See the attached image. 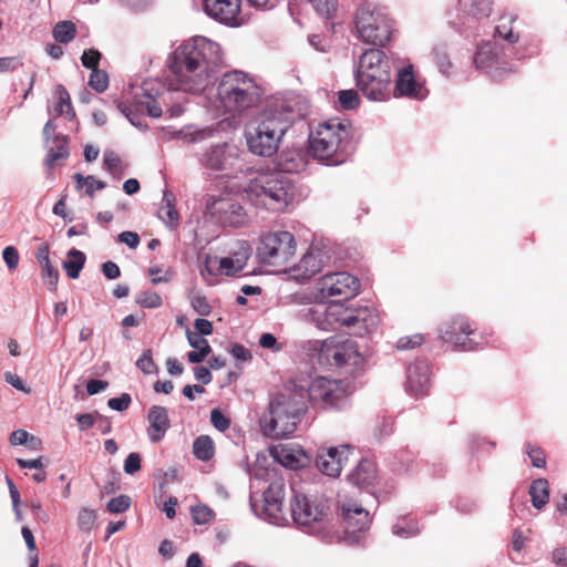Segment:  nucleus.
Listing matches in <instances>:
<instances>
[{
  "label": "nucleus",
  "instance_id": "c03bdc74",
  "mask_svg": "<svg viewBox=\"0 0 567 567\" xmlns=\"http://www.w3.org/2000/svg\"><path fill=\"white\" fill-rule=\"evenodd\" d=\"M316 12L327 19L333 18L338 10V0H308Z\"/></svg>",
  "mask_w": 567,
  "mask_h": 567
},
{
  "label": "nucleus",
  "instance_id": "412c9836",
  "mask_svg": "<svg viewBox=\"0 0 567 567\" xmlns=\"http://www.w3.org/2000/svg\"><path fill=\"white\" fill-rule=\"evenodd\" d=\"M394 95L415 100L426 97L427 90L424 83L415 75L412 64H408L398 71Z\"/></svg>",
  "mask_w": 567,
  "mask_h": 567
},
{
  "label": "nucleus",
  "instance_id": "20e7f679",
  "mask_svg": "<svg viewBox=\"0 0 567 567\" xmlns=\"http://www.w3.org/2000/svg\"><path fill=\"white\" fill-rule=\"evenodd\" d=\"M391 78L390 60L383 51L369 49L361 54L355 83L368 100L388 101L391 97Z\"/></svg>",
  "mask_w": 567,
  "mask_h": 567
},
{
  "label": "nucleus",
  "instance_id": "4be33fe9",
  "mask_svg": "<svg viewBox=\"0 0 567 567\" xmlns=\"http://www.w3.org/2000/svg\"><path fill=\"white\" fill-rule=\"evenodd\" d=\"M284 498L285 485L280 481L270 483L264 492V512L272 524L282 525L286 522Z\"/></svg>",
  "mask_w": 567,
  "mask_h": 567
},
{
  "label": "nucleus",
  "instance_id": "dca6fc26",
  "mask_svg": "<svg viewBox=\"0 0 567 567\" xmlns=\"http://www.w3.org/2000/svg\"><path fill=\"white\" fill-rule=\"evenodd\" d=\"M205 210L221 224L239 226L245 221V210L237 199L230 196H208Z\"/></svg>",
  "mask_w": 567,
  "mask_h": 567
},
{
  "label": "nucleus",
  "instance_id": "a211bd4d",
  "mask_svg": "<svg viewBox=\"0 0 567 567\" xmlns=\"http://www.w3.org/2000/svg\"><path fill=\"white\" fill-rule=\"evenodd\" d=\"M204 9L209 18L228 27H239L245 21L241 0H205Z\"/></svg>",
  "mask_w": 567,
  "mask_h": 567
},
{
  "label": "nucleus",
  "instance_id": "de8ad7c7",
  "mask_svg": "<svg viewBox=\"0 0 567 567\" xmlns=\"http://www.w3.org/2000/svg\"><path fill=\"white\" fill-rule=\"evenodd\" d=\"M421 527L417 522L396 523L392 526V533L400 537H411L420 533Z\"/></svg>",
  "mask_w": 567,
  "mask_h": 567
},
{
  "label": "nucleus",
  "instance_id": "c85d7f7f",
  "mask_svg": "<svg viewBox=\"0 0 567 567\" xmlns=\"http://www.w3.org/2000/svg\"><path fill=\"white\" fill-rule=\"evenodd\" d=\"M333 312L330 310V303L317 302L315 306L307 308L302 311V318L310 323H313L318 329L330 331L332 329L331 318Z\"/></svg>",
  "mask_w": 567,
  "mask_h": 567
},
{
  "label": "nucleus",
  "instance_id": "5fc2aeb1",
  "mask_svg": "<svg viewBox=\"0 0 567 567\" xmlns=\"http://www.w3.org/2000/svg\"><path fill=\"white\" fill-rule=\"evenodd\" d=\"M131 505V498L127 495H120L117 497L112 498L106 508L110 513L120 514L128 509Z\"/></svg>",
  "mask_w": 567,
  "mask_h": 567
},
{
  "label": "nucleus",
  "instance_id": "13d9d810",
  "mask_svg": "<svg viewBox=\"0 0 567 567\" xmlns=\"http://www.w3.org/2000/svg\"><path fill=\"white\" fill-rule=\"evenodd\" d=\"M526 453L529 456L533 466L543 468L546 465L545 453L542 449L532 446L530 444L526 445Z\"/></svg>",
  "mask_w": 567,
  "mask_h": 567
},
{
  "label": "nucleus",
  "instance_id": "f704fd0d",
  "mask_svg": "<svg viewBox=\"0 0 567 567\" xmlns=\"http://www.w3.org/2000/svg\"><path fill=\"white\" fill-rule=\"evenodd\" d=\"M532 504L535 508H543L549 499V484L545 478L534 481L529 487Z\"/></svg>",
  "mask_w": 567,
  "mask_h": 567
},
{
  "label": "nucleus",
  "instance_id": "f03ea898",
  "mask_svg": "<svg viewBox=\"0 0 567 567\" xmlns=\"http://www.w3.org/2000/svg\"><path fill=\"white\" fill-rule=\"evenodd\" d=\"M261 87L243 71L225 73L217 85L215 107L231 116L241 115L260 103Z\"/></svg>",
  "mask_w": 567,
  "mask_h": 567
},
{
  "label": "nucleus",
  "instance_id": "72a5a7b5",
  "mask_svg": "<svg viewBox=\"0 0 567 567\" xmlns=\"http://www.w3.org/2000/svg\"><path fill=\"white\" fill-rule=\"evenodd\" d=\"M53 93L59 100L56 106L54 107V113L56 115L64 116L69 121L73 120L75 112L72 107L70 94L65 87L61 84H58L54 86Z\"/></svg>",
  "mask_w": 567,
  "mask_h": 567
},
{
  "label": "nucleus",
  "instance_id": "5701e85b",
  "mask_svg": "<svg viewBox=\"0 0 567 567\" xmlns=\"http://www.w3.org/2000/svg\"><path fill=\"white\" fill-rule=\"evenodd\" d=\"M237 158L236 147L227 144H216L209 146L199 156V163L202 166L208 169L221 171L233 164V161Z\"/></svg>",
  "mask_w": 567,
  "mask_h": 567
},
{
  "label": "nucleus",
  "instance_id": "a878e982",
  "mask_svg": "<svg viewBox=\"0 0 567 567\" xmlns=\"http://www.w3.org/2000/svg\"><path fill=\"white\" fill-rule=\"evenodd\" d=\"M323 265V256L320 249L310 248L293 267L287 269L290 277L298 280H307L319 272Z\"/></svg>",
  "mask_w": 567,
  "mask_h": 567
},
{
  "label": "nucleus",
  "instance_id": "09e8293b",
  "mask_svg": "<svg viewBox=\"0 0 567 567\" xmlns=\"http://www.w3.org/2000/svg\"><path fill=\"white\" fill-rule=\"evenodd\" d=\"M136 302L141 307L154 309L162 306V298L155 291L146 290L136 296Z\"/></svg>",
  "mask_w": 567,
  "mask_h": 567
},
{
  "label": "nucleus",
  "instance_id": "79ce46f5",
  "mask_svg": "<svg viewBox=\"0 0 567 567\" xmlns=\"http://www.w3.org/2000/svg\"><path fill=\"white\" fill-rule=\"evenodd\" d=\"M73 178L76 182V189L85 188V193L89 196H93L96 190H101L105 188L106 184L100 179H96L94 176H83L80 173H76Z\"/></svg>",
  "mask_w": 567,
  "mask_h": 567
},
{
  "label": "nucleus",
  "instance_id": "4468645a",
  "mask_svg": "<svg viewBox=\"0 0 567 567\" xmlns=\"http://www.w3.org/2000/svg\"><path fill=\"white\" fill-rule=\"evenodd\" d=\"M359 281L348 272H333L322 276L315 285L313 299L323 302L329 298L334 301L349 300L359 292Z\"/></svg>",
  "mask_w": 567,
  "mask_h": 567
},
{
  "label": "nucleus",
  "instance_id": "0e129e2a",
  "mask_svg": "<svg viewBox=\"0 0 567 567\" xmlns=\"http://www.w3.org/2000/svg\"><path fill=\"white\" fill-rule=\"evenodd\" d=\"M141 455L136 452H132L127 455L124 461V472L128 475H133L141 468Z\"/></svg>",
  "mask_w": 567,
  "mask_h": 567
},
{
  "label": "nucleus",
  "instance_id": "bb28decb",
  "mask_svg": "<svg viewBox=\"0 0 567 567\" xmlns=\"http://www.w3.org/2000/svg\"><path fill=\"white\" fill-rule=\"evenodd\" d=\"M406 390L413 395H422L430 386V365L424 360H419L408 368Z\"/></svg>",
  "mask_w": 567,
  "mask_h": 567
},
{
  "label": "nucleus",
  "instance_id": "473e14b6",
  "mask_svg": "<svg viewBox=\"0 0 567 567\" xmlns=\"http://www.w3.org/2000/svg\"><path fill=\"white\" fill-rule=\"evenodd\" d=\"M175 197L172 192L164 190L158 217L171 228L178 224V213L175 209Z\"/></svg>",
  "mask_w": 567,
  "mask_h": 567
},
{
  "label": "nucleus",
  "instance_id": "9b49d317",
  "mask_svg": "<svg viewBox=\"0 0 567 567\" xmlns=\"http://www.w3.org/2000/svg\"><path fill=\"white\" fill-rule=\"evenodd\" d=\"M296 240L289 231H274L264 235L257 248V257L275 271L287 272V265L296 254Z\"/></svg>",
  "mask_w": 567,
  "mask_h": 567
},
{
  "label": "nucleus",
  "instance_id": "aec40b11",
  "mask_svg": "<svg viewBox=\"0 0 567 567\" xmlns=\"http://www.w3.org/2000/svg\"><path fill=\"white\" fill-rule=\"evenodd\" d=\"M441 339L462 351L474 350L475 347L468 336L472 333L468 322L463 317L454 318L440 330Z\"/></svg>",
  "mask_w": 567,
  "mask_h": 567
},
{
  "label": "nucleus",
  "instance_id": "3c124183",
  "mask_svg": "<svg viewBox=\"0 0 567 567\" xmlns=\"http://www.w3.org/2000/svg\"><path fill=\"white\" fill-rule=\"evenodd\" d=\"M190 513L194 522L198 525L207 524L213 519V511L204 504L193 506Z\"/></svg>",
  "mask_w": 567,
  "mask_h": 567
},
{
  "label": "nucleus",
  "instance_id": "e2e57ef3",
  "mask_svg": "<svg viewBox=\"0 0 567 567\" xmlns=\"http://www.w3.org/2000/svg\"><path fill=\"white\" fill-rule=\"evenodd\" d=\"M193 309L200 316H208L212 312V307L206 297L202 295H194L190 299Z\"/></svg>",
  "mask_w": 567,
  "mask_h": 567
},
{
  "label": "nucleus",
  "instance_id": "c9c22d12",
  "mask_svg": "<svg viewBox=\"0 0 567 567\" xmlns=\"http://www.w3.org/2000/svg\"><path fill=\"white\" fill-rule=\"evenodd\" d=\"M330 310L331 312L334 313L333 317L331 318L333 330L338 329L339 327H352L354 319L353 310L344 308V306L340 303V301L330 302Z\"/></svg>",
  "mask_w": 567,
  "mask_h": 567
},
{
  "label": "nucleus",
  "instance_id": "e433bc0d",
  "mask_svg": "<svg viewBox=\"0 0 567 567\" xmlns=\"http://www.w3.org/2000/svg\"><path fill=\"white\" fill-rule=\"evenodd\" d=\"M69 156L66 140L61 136H54L52 145L48 150L47 164L52 167L59 161L65 159Z\"/></svg>",
  "mask_w": 567,
  "mask_h": 567
},
{
  "label": "nucleus",
  "instance_id": "864d4df0",
  "mask_svg": "<svg viewBox=\"0 0 567 567\" xmlns=\"http://www.w3.org/2000/svg\"><path fill=\"white\" fill-rule=\"evenodd\" d=\"M151 281L153 285L161 282H168L172 279L173 271L171 269H164L162 266H152L148 269Z\"/></svg>",
  "mask_w": 567,
  "mask_h": 567
},
{
  "label": "nucleus",
  "instance_id": "39448f33",
  "mask_svg": "<svg viewBox=\"0 0 567 567\" xmlns=\"http://www.w3.org/2000/svg\"><path fill=\"white\" fill-rule=\"evenodd\" d=\"M305 411L303 395L280 393L269 403L268 411L259 420L265 436L280 439L292 434Z\"/></svg>",
  "mask_w": 567,
  "mask_h": 567
},
{
  "label": "nucleus",
  "instance_id": "b1692460",
  "mask_svg": "<svg viewBox=\"0 0 567 567\" xmlns=\"http://www.w3.org/2000/svg\"><path fill=\"white\" fill-rule=\"evenodd\" d=\"M270 455L277 463L290 470L303 467L309 462L306 452L298 444L293 443H284L272 446L270 449Z\"/></svg>",
  "mask_w": 567,
  "mask_h": 567
},
{
  "label": "nucleus",
  "instance_id": "58836bf2",
  "mask_svg": "<svg viewBox=\"0 0 567 567\" xmlns=\"http://www.w3.org/2000/svg\"><path fill=\"white\" fill-rule=\"evenodd\" d=\"M193 453L200 461H209L215 453V445L208 435L198 436L193 444Z\"/></svg>",
  "mask_w": 567,
  "mask_h": 567
},
{
  "label": "nucleus",
  "instance_id": "7c9ffc66",
  "mask_svg": "<svg viewBox=\"0 0 567 567\" xmlns=\"http://www.w3.org/2000/svg\"><path fill=\"white\" fill-rule=\"evenodd\" d=\"M349 481L359 486H371L377 480L375 464L369 460H362L349 474Z\"/></svg>",
  "mask_w": 567,
  "mask_h": 567
},
{
  "label": "nucleus",
  "instance_id": "a18cd8bd",
  "mask_svg": "<svg viewBox=\"0 0 567 567\" xmlns=\"http://www.w3.org/2000/svg\"><path fill=\"white\" fill-rule=\"evenodd\" d=\"M468 14L474 18H485L492 12L491 0H471L470 4L465 7Z\"/></svg>",
  "mask_w": 567,
  "mask_h": 567
},
{
  "label": "nucleus",
  "instance_id": "052dcab7",
  "mask_svg": "<svg viewBox=\"0 0 567 567\" xmlns=\"http://www.w3.org/2000/svg\"><path fill=\"white\" fill-rule=\"evenodd\" d=\"M103 165L113 175L121 172V159L114 152L109 151L104 153Z\"/></svg>",
  "mask_w": 567,
  "mask_h": 567
},
{
  "label": "nucleus",
  "instance_id": "f257e3e1",
  "mask_svg": "<svg viewBox=\"0 0 567 567\" xmlns=\"http://www.w3.org/2000/svg\"><path fill=\"white\" fill-rule=\"evenodd\" d=\"M223 60L220 45L205 37L184 41L172 53L169 68L174 90L202 93L214 80Z\"/></svg>",
  "mask_w": 567,
  "mask_h": 567
},
{
  "label": "nucleus",
  "instance_id": "8fccbe9b",
  "mask_svg": "<svg viewBox=\"0 0 567 567\" xmlns=\"http://www.w3.org/2000/svg\"><path fill=\"white\" fill-rule=\"evenodd\" d=\"M340 106L344 110H353L359 106L360 99L355 90H342L338 96Z\"/></svg>",
  "mask_w": 567,
  "mask_h": 567
},
{
  "label": "nucleus",
  "instance_id": "69168bd1",
  "mask_svg": "<svg viewBox=\"0 0 567 567\" xmlns=\"http://www.w3.org/2000/svg\"><path fill=\"white\" fill-rule=\"evenodd\" d=\"M101 59V54L95 49H87L83 52L81 56V61L83 66L87 69H97L99 61Z\"/></svg>",
  "mask_w": 567,
  "mask_h": 567
},
{
  "label": "nucleus",
  "instance_id": "ea45409f",
  "mask_svg": "<svg viewBox=\"0 0 567 567\" xmlns=\"http://www.w3.org/2000/svg\"><path fill=\"white\" fill-rule=\"evenodd\" d=\"M214 133L213 128L205 127L200 130H193L190 127L179 130L175 133L177 138H181L187 144L200 143L209 138Z\"/></svg>",
  "mask_w": 567,
  "mask_h": 567
},
{
  "label": "nucleus",
  "instance_id": "1a4fd4ad",
  "mask_svg": "<svg viewBox=\"0 0 567 567\" xmlns=\"http://www.w3.org/2000/svg\"><path fill=\"white\" fill-rule=\"evenodd\" d=\"M297 394L307 392L313 408L322 410L342 409L348 404L351 394L350 384L342 380L318 377L312 379L307 386L296 384Z\"/></svg>",
  "mask_w": 567,
  "mask_h": 567
},
{
  "label": "nucleus",
  "instance_id": "423d86ee",
  "mask_svg": "<svg viewBox=\"0 0 567 567\" xmlns=\"http://www.w3.org/2000/svg\"><path fill=\"white\" fill-rule=\"evenodd\" d=\"M349 127L338 118L320 123L309 136V148L319 162L336 166L347 158Z\"/></svg>",
  "mask_w": 567,
  "mask_h": 567
},
{
  "label": "nucleus",
  "instance_id": "ddd939ff",
  "mask_svg": "<svg viewBox=\"0 0 567 567\" xmlns=\"http://www.w3.org/2000/svg\"><path fill=\"white\" fill-rule=\"evenodd\" d=\"M318 358L321 364L336 368L358 367L362 362L358 344L349 338L338 336L320 343Z\"/></svg>",
  "mask_w": 567,
  "mask_h": 567
},
{
  "label": "nucleus",
  "instance_id": "6e6552de",
  "mask_svg": "<svg viewBox=\"0 0 567 567\" xmlns=\"http://www.w3.org/2000/svg\"><path fill=\"white\" fill-rule=\"evenodd\" d=\"M293 522L310 534H321L331 520L328 499L295 492L290 504Z\"/></svg>",
  "mask_w": 567,
  "mask_h": 567
},
{
  "label": "nucleus",
  "instance_id": "f3484780",
  "mask_svg": "<svg viewBox=\"0 0 567 567\" xmlns=\"http://www.w3.org/2000/svg\"><path fill=\"white\" fill-rule=\"evenodd\" d=\"M353 446L342 444L340 446H330L319 449L316 456V466L324 475L338 477L349 461Z\"/></svg>",
  "mask_w": 567,
  "mask_h": 567
},
{
  "label": "nucleus",
  "instance_id": "6e6d98bb",
  "mask_svg": "<svg viewBox=\"0 0 567 567\" xmlns=\"http://www.w3.org/2000/svg\"><path fill=\"white\" fill-rule=\"evenodd\" d=\"M433 56L439 70L443 74H449L452 63L445 50L443 48H434Z\"/></svg>",
  "mask_w": 567,
  "mask_h": 567
},
{
  "label": "nucleus",
  "instance_id": "f8f14e48",
  "mask_svg": "<svg viewBox=\"0 0 567 567\" xmlns=\"http://www.w3.org/2000/svg\"><path fill=\"white\" fill-rule=\"evenodd\" d=\"M161 87V83L155 80L144 81L140 87V92H136L134 95L135 109L124 103H120L117 107L132 125L145 128L146 124L143 123L144 112L155 118L162 115L161 106L155 103L156 96L159 95Z\"/></svg>",
  "mask_w": 567,
  "mask_h": 567
},
{
  "label": "nucleus",
  "instance_id": "680f3d73",
  "mask_svg": "<svg viewBox=\"0 0 567 567\" xmlns=\"http://www.w3.org/2000/svg\"><path fill=\"white\" fill-rule=\"evenodd\" d=\"M136 367L142 370L145 374L155 372L156 365L152 358L151 350H145L136 361Z\"/></svg>",
  "mask_w": 567,
  "mask_h": 567
},
{
  "label": "nucleus",
  "instance_id": "49530a36",
  "mask_svg": "<svg viewBox=\"0 0 567 567\" xmlns=\"http://www.w3.org/2000/svg\"><path fill=\"white\" fill-rule=\"evenodd\" d=\"M89 85L96 92H104L109 86L107 73L100 69H93L89 79Z\"/></svg>",
  "mask_w": 567,
  "mask_h": 567
},
{
  "label": "nucleus",
  "instance_id": "393cba45",
  "mask_svg": "<svg viewBox=\"0 0 567 567\" xmlns=\"http://www.w3.org/2000/svg\"><path fill=\"white\" fill-rule=\"evenodd\" d=\"M474 62L477 69L485 71L492 78L502 76V58L496 43H484L475 54Z\"/></svg>",
  "mask_w": 567,
  "mask_h": 567
},
{
  "label": "nucleus",
  "instance_id": "338daca9",
  "mask_svg": "<svg viewBox=\"0 0 567 567\" xmlns=\"http://www.w3.org/2000/svg\"><path fill=\"white\" fill-rule=\"evenodd\" d=\"M210 422L212 424L215 426V429H217L218 431L220 432H224L226 431L229 425H230V421L228 417H226L219 410L217 409H214L212 412H210Z\"/></svg>",
  "mask_w": 567,
  "mask_h": 567
},
{
  "label": "nucleus",
  "instance_id": "2eb2a0df",
  "mask_svg": "<svg viewBox=\"0 0 567 567\" xmlns=\"http://www.w3.org/2000/svg\"><path fill=\"white\" fill-rule=\"evenodd\" d=\"M251 248L244 243L239 249L227 257H207L205 267L200 270L203 277L209 276H233L243 270L250 257Z\"/></svg>",
  "mask_w": 567,
  "mask_h": 567
},
{
  "label": "nucleus",
  "instance_id": "6ab92c4d",
  "mask_svg": "<svg viewBox=\"0 0 567 567\" xmlns=\"http://www.w3.org/2000/svg\"><path fill=\"white\" fill-rule=\"evenodd\" d=\"M342 516L344 522V534L349 542H359L361 535H363L370 527L371 518L367 509L362 508L358 504H343Z\"/></svg>",
  "mask_w": 567,
  "mask_h": 567
},
{
  "label": "nucleus",
  "instance_id": "4c0bfd02",
  "mask_svg": "<svg viewBox=\"0 0 567 567\" xmlns=\"http://www.w3.org/2000/svg\"><path fill=\"white\" fill-rule=\"evenodd\" d=\"M84 264L85 255L78 249H71L68 252V260L63 262V268L70 278L76 279Z\"/></svg>",
  "mask_w": 567,
  "mask_h": 567
},
{
  "label": "nucleus",
  "instance_id": "7ed1b4c3",
  "mask_svg": "<svg viewBox=\"0 0 567 567\" xmlns=\"http://www.w3.org/2000/svg\"><path fill=\"white\" fill-rule=\"evenodd\" d=\"M247 199L257 207L281 212L297 199V189L285 172L259 174L245 188Z\"/></svg>",
  "mask_w": 567,
  "mask_h": 567
},
{
  "label": "nucleus",
  "instance_id": "0eeeda50",
  "mask_svg": "<svg viewBox=\"0 0 567 567\" xmlns=\"http://www.w3.org/2000/svg\"><path fill=\"white\" fill-rule=\"evenodd\" d=\"M287 128V112L276 111L272 113L271 111H265L257 127L247 134V144L250 152L265 157L274 155Z\"/></svg>",
  "mask_w": 567,
  "mask_h": 567
},
{
  "label": "nucleus",
  "instance_id": "c756f323",
  "mask_svg": "<svg viewBox=\"0 0 567 567\" xmlns=\"http://www.w3.org/2000/svg\"><path fill=\"white\" fill-rule=\"evenodd\" d=\"M353 333L364 336L371 333L379 324V316L374 310L363 308L353 311Z\"/></svg>",
  "mask_w": 567,
  "mask_h": 567
},
{
  "label": "nucleus",
  "instance_id": "4d7b16f0",
  "mask_svg": "<svg viewBox=\"0 0 567 567\" xmlns=\"http://www.w3.org/2000/svg\"><path fill=\"white\" fill-rule=\"evenodd\" d=\"M42 269V277L50 289H54L59 281V272L49 261L47 265H40Z\"/></svg>",
  "mask_w": 567,
  "mask_h": 567
},
{
  "label": "nucleus",
  "instance_id": "cd10ccee",
  "mask_svg": "<svg viewBox=\"0 0 567 567\" xmlns=\"http://www.w3.org/2000/svg\"><path fill=\"white\" fill-rule=\"evenodd\" d=\"M147 435L151 442L157 443L163 440L171 426L168 412L166 408L153 405L147 413Z\"/></svg>",
  "mask_w": 567,
  "mask_h": 567
},
{
  "label": "nucleus",
  "instance_id": "774afa93",
  "mask_svg": "<svg viewBox=\"0 0 567 567\" xmlns=\"http://www.w3.org/2000/svg\"><path fill=\"white\" fill-rule=\"evenodd\" d=\"M131 401L132 400H131L130 394L123 393L118 398L110 399L109 402H107V405H109L110 409H112L114 411L122 412V411H125L126 409H128V406L131 404Z\"/></svg>",
  "mask_w": 567,
  "mask_h": 567
},
{
  "label": "nucleus",
  "instance_id": "a19ab883",
  "mask_svg": "<svg viewBox=\"0 0 567 567\" xmlns=\"http://www.w3.org/2000/svg\"><path fill=\"white\" fill-rule=\"evenodd\" d=\"M514 21L515 17L513 14H505L499 18L495 28L496 34L509 43H515L518 40V35L513 32L512 28Z\"/></svg>",
  "mask_w": 567,
  "mask_h": 567
},
{
  "label": "nucleus",
  "instance_id": "37998d69",
  "mask_svg": "<svg viewBox=\"0 0 567 567\" xmlns=\"http://www.w3.org/2000/svg\"><path fill=\"white\" fill-rule=\"evenodd\" d=\"M75 24L71 21L59 22L53 30L54 39L60 43H69L74 39Z\"/></svg>",
  "mask_w": 567,
  "mask_h": 567
},
{
  "label": "nucleus",
  "instance_id": "bf43d9fd",
  "mask_svg": "<svg viewBox=\"0 0 567 567\" xmlns=\"http://www.w3.org/2000/svg\"><path fill=\"white\" fill-rule=\"evenodd\" d=\"M2 258L9 270H16L18 268L20 256L14 246H7L2 251Z\"/></svg>",
  "mask_w": 567,
  "mask_h": 567
},
{
  "label": "nucleus",
  "instance_id": "9d476101",
  "mask_svg": "<svg viewBox=\"0 0 567 567\" xmlns=\"http://www.w3.org/2000/svg\"><path fill=\"white\" fill-rule=\"evenodd\" d=\"M354 24L358 38L373 45H384L390 41L393 31L388 14L370 2H363L358 7Z\"/></svg>",
  "mask_w": 567,
  "mask_h": 567
},
{
  "label": "nucleus",
  "instance_id": "2f4dec72",
  "mask_svg": "<svg viewBox=\"0 0 567 567\" xmlns=\"http://www.w3.org/2000/svg\"><path fill=\"white\" fill-rule=\"evenodd\" d=\"M186 337L189 346L195 349L187 353L188 361L190 363L203 362L212 351L208 341L204 337H200L198 333L190 330L186 331Z\"/></svg>",
  "mask_w": 567,
  "mask_h": 567
},
{
  "label": "nucleus",
  "instance_id": "603ef678",
  "mask_svg": "<svg viewBox=\"0 0 567 567\" xmlns=\"http://www.w3.org/2000/svg\"><path fill=\"white\" fill-rule=\"evenodd\" d=\"M96 513L91 508H82L78 515V525L81 530L90 532L95 523Z\"/></svg>",
  "mask_w": 567,
  "mask_h": 567
}]
</instances>
